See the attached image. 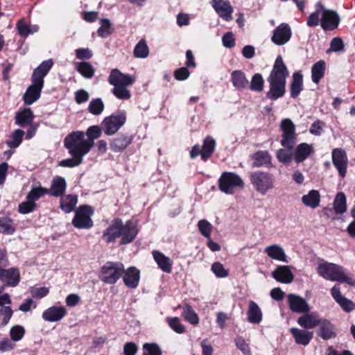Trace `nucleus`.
I'll list each match as a JSON object with an SVG mask.
<instances>
[{
  "label": "nucleus",
  "instance_id": "nucleus-54",
  "mask_svg": "<svg viewBox=\"0 0 355 355\" xmlns=\"http://www.w3.org/2000/svg\"><path fill=\"white\" fill-rule=\"evenodd\" d=\"M169 327L176 333L182 334L184 332L185 328L180 323V319L177 317L169 318L167 319Z\"/></svg>",
  "mask_w": 355,
  "mask_h": 355
},
{
  "label": "nucleus",
  "instance_id": "nucleus-23",
  "mask_svg": "<svg viewBox=\"0 0 355 355\" xmlns=\"http://www.w3.org/2000/svg\"><path fill=\"white\" fill-rule=\"evenodd\" d=\"M139 270L135 267H130L125 270L123 275V280L127 287L135 288L139 282Z\"/></svg>",
  "mask_w": 355,
  "mask_h": 355
},
{
  "label": "nucleus",
  "instance_id": "nucleus-5",
  "mask_svg": "<svg viewBox=\"0 0 355 355\" xmlns=\"http://www.w3.org/2000/svg\"><path fill=\"white\" fill-rule=\"evenodd\" d=\"M125 273L121 262L107 261L101 268L99 279L106 284H114Z\"/></svg>",
  "mask_w": 355,
  "mask_h": 355
},
{
  "label": "nucleus",
  "instance_id": "nucleus-60",
  "mask_svg": "<svg viewBox=\"0 0 355 355\" xmlns=\"http://www.w3.org/2000/svg\"><path fill=\"white\" fill-rule=\"evenodd\" d=\"M36 206L35 202L27 200L26 202H23L19 205L18 210L19 213L26 214L33 211Z\"/></svg>",
  "mask_w": 355,
  "mask_h": 355
},
{
  "label": "nucleus",
  "instance_id": "nucleus-29",
  "mask_svg": "<svg viewBox=\"0 0 355 355\" xmlns=\"http://www.w3.org/2000/svg\"><path fill=\"white\" fill-rule=\"evenodd\" d=\"M153 256L159 268L164 272L170 273L172 270V263L168 257L159 251L154 250Z\"/></svg>",
  "mask_w": 355,
  "mask_h": 355
},
{
  "label": "nucleus",
  "instance_id": "nucleus-31",
  "mask_svg": "<svg viewBox=\"0 0 355 355\" xmlns=\"http://www.w3.org/2000/svg\"><path fill=\"white\" fill-rule=\"evenodd\" d=\"M302 203L306 206L312 209H315L320 205V195L317 190H311L308 194L304 195L302 198Z\"/></svg>",
  "mask_w": 355,
  "mask_h": 355
},
{
  "label": "nucleus",
  "instance_id": "nucleus-9",
  "mask_svg": "<svg viewBox=\"0 0 355 355\" xmlns=\"http://www.w3.org/2000/svg\"><path fill=\"white\" fill-rule=\"evenodd\" d=\"M93 214L92 208L88 205L80 206L76 211L72 220L74 227L78 229H88L93 225L91 216Z\"/></svg>",
  "mask_w": 355,
  "mask_h": 355
},
{
  "label": "nucleus",
  "instance_id": "nucleus-48",
  "mask_svg": "<svg viewBox=\"0 0 355 355\" xmlns=\"http://www.w3.org/2000/svg\"><path fill=\"white\" fill-rule=\"evenodd\" d=\"M24 132L20 129L16 130L12 135V139L7 141L6 144L10 148H17L21 143Z\"/></svg>",
  "mask_w": 355,
  "mask_h": 355
},
{
  "label": "nucleus",
  "instance_id": "nucleus-1",
  "mask_svg": "<svg viewBox=\"0 0 355 355\" xmlns=\"http://www.w3.org/2000/svg\"><path fill=\"white\" fill-rule=\"evenodd\" d=\"M288 75V69L283 61L282 57L278 55L268 78L270 90L266 93L267 98L271 100H277L284 95L286 79Z\"/></svg>",
  "mask_w": 355,
  "mask_h": 355
},
{
  "label": "nucleus",
  "instance_id": "nucleus-55",
  "mask_svg": "<svg viewBox=\"0 0 355 355\" xmlns=\"http://www.w3.org/2000/svg\"><path fill=\"white\" fill-rule=\"evenodd\" d=\"M101 26L98 29V34L101 37H106L111 34V23L108 19H101Z\"/></svg>",
  "mask_w": 355,
  "mask_h": 355
},
{
  "label": "nucleus",
  "instance_id": "nucleus-22",
  "mask_svg": "<svg viewBox=\"0 0 355 355\" xmlns=\"http://www.w3.org/2000/svg\"><path fill=\"white\" fill-rule=\"evenodd\" d=\"M121 220H114L112 225L107 228L103 233V237L107 243L113 242L121 235Z\"/></svg>",
  "mask_w": 355,
  "mask_h": 355
},
{
  "label": "nucleus",
  "instance_id": "nucleus-10",
  "mask_svg": "<svg viewBox=\"0 0 355 355\" xmlns=\"http://www.w3.org/2000/svg\"><path fill=\"white\" fill-rule=\"evenodd\" d=\"M280 128L282 131V146L293 148L297 139L295 126L293 122L290 119H284L281 122Z\"/></svg>",
  "mask_w": 355,
  "mask_h": 355
},
{
  "label": "nucleus",
  "instance_id": "nucleus-37",
  "mask_svg": "<svg viewBox=\"0 0 355 355\" xmlns=\"http://www.w3.org/2000/svg\"><path fill=\"white\" fill-rule=\"evenodd\" d=\"M78 202L77 196L68 195L61 198L60 207L65 213H69L74 209Z\"/></svg>",
  "mask_w": 355,
  "mask_h": 355
},
{
  "label": "nucleus",
  "instance_id": "nucleus-18",
  "mask_svg": "<svg viewBox=\"0 0 355 355\" xmlns=\"http://www.w3.org/2000/svg\"><path fill=\"white\" fill-rule=\"evenodd\" d=\"M288 301L289 308L293 312L306 313L310 309L309 305L306 300L295 294H289L288 295Z\"/></svg>",
  "mask_w": 355,
  "mask_h": 355
},
{
  "label": "nucleus",
  "instance_id": "nucleus-47",
  "mask_svg": "<svg viewBox=\"0 0 355 355\" xmlns=\"http://www.w3.org/2000/svg\"><path fill=\"white\" fill-rule=\"evenodd\" d=\"M264 80L260 73L254 74L250 84V89L255 92H261L263 89Z\"/></svg>",
  "mask_w": 355,
  "mask_h": 355
},
{
  "label": "nucleus",
  "instance_id": "nucleus-57",
  "mask_svg": "<svg viewBox=\"0 0 355 355\" xmlns=\"http://www.w3.org/2000/svg\"><path fill=\"white\" fill-rule=\"evenodd\" d=\"M345 44L340 37H334L330 42V47L327 50L329 52H340L344 50Z\"/></svg>",
  "mask_w": 355,
  "mask_h": 355
},
{
  "label": "nucleus",
  "instance_id": "nucleus-27",
  "mask_svg": "<svg viewBox=\"0 0 355 355\" xmlns=\"http://www.w3.org/2000/svg\"><path fill=\"white\" fill-rule=\"evenodd\" d=\"M66 188L67 182L64 178L56 176L53 179L48 193L54 197L61 196L65 192Z\"/></svg>",
  "mask_w": 355,
  "mask_h": 355
},
{
  "label": "nucleus",
  "instance_id": "nucleus-33",
  "mask_svg": "<svg viewBox=\"0 0 355 355\" xmlns=\"http://www.w3.org/2000/svg\"><path fill=\"white\" fill-rule=\"evenodd\" d=\"M34 118L33 112L30 108H24L21 112L17 113L16 123L24 127L32 123Z\"/></svg>",
  "mask_w": 355,
  "mask_h": 355
},
{
  "label": "nucleus",
  "instance_id": "nucleus-32",
  "mask_svg": "<svg viewBox=\"0 0 355 355\" xmlns=\"http://www.w3.org/2000/svg\"><path fill=\"white\" fill-rule=\"evenodd\" d=\"M312 152L313 148L311 145L306 143L300 144L296 148L294 159L297 163L302 162Z\"/></svg>",
  "mask_w": 355,
  "mask_h": 355
},
{
  "label": "nucleus",
  "instance_id": "nucleus-45",
  "mask_svg": "<svg viewBox=\"0 0 355 355\" xmlns=\"http://www.w3.org/2000/svg\"><path fill=\"white\" fill-rule=\"evenodd\" d=\"M104 110V103L101 98L92 100L88 106L89 112L94 115H99Z\"/></svg>",
  "mask_w": 355,
  "mask_h": 355
},
{
  "label": "nucleus",
  "instance_id": "nucleus-15",
  "mask_svg": "<svg viewBox=\"0 0 355 355\" xmlns=\"http://www.w3.org/2000/svg\"><path fill=\"white\" fill-rule=\"evenodd\" d=\"M340 21L338 15L333 10L323 9L320 25L324 31H332L338 27Z\"/></svg>",
  "mask_w": 355,
  "mask_h": 355
},
{
  "label": "nucleus",
  "instance_id": "nucleus-43",
  "mask_svg": "<svg viewBox=\"0 0 355 355\" xmlns=\"http://www.w3.org/2000/svg\"><path fill=\"white\" fill-rule=\"evenodd\" d=\"M149 54L148 47L144 40H141L134 49V55L138 58H145Z\"/></svg>",
  "mask_w": 355,
  "mask_h": 355
},
{
  "label": "nucleus",
  "instance_id": "nucleus-2",
  "mask_svg": "<svg viewBox=\"0 0 355 355\" xmlns=\"http://www.w3.org/2000/svg\"><path fill=\"white\" fill-rule=\"evenodd\" d=\"M53 66L51 59L44 61L34 69L31 76V85H29L23 96L24 104L31 105L37 101L41 96L44 87V78Z\"/></svg>",
  "mask_w": 355,
  "mask_h": 355
},
{
  "label": "nucleus",
  "instance_id": "nucleus-39",
  "mask_svg": "<svg viewBox=\"0 0 355 355\" xmlns=\"http://www.w3.org/2000/svg\"><path fill=\"white\" fill-rule=\"evenodd\" d=\"M131 143V139L127 136H121L113 140L111 148L114 151L123 150Z\"/></svg>",
  "mask_w": 355,
  "mask_h": 355
},
{
  "label": "nucleus",
  "instance_id": "nucleus-28",
  "mask_svg": "<svg viewBox=\"0 0 355 355\" xmlns=\"http://www.w3.org/2000/svg\"><path fill=\"white\" fill-rule=\"evenodd\" d=\"M321 320L315 313H306L297 319L298 324L304 329H313L320 324Z\"/></svg>",
  "mask_w": 355,
  "mask_h": 355
},
{
  "label": "nucleus",
  "instance_id": "nucleus-59",
  "mask_svg": "<svg viewBox=\"0 0 355 355\" xmlns=\"http://www.w3.org/2000/svg\"><path fill=\"white\" fill-rule=\"evenodd\" d=\"M287 149H280L277 151V156L278 159L282 163H288L291 161L292 157V150L293 148L286 147Z\"/></svg>",
  "mask_w": 355,
  "mask_h": 355
},
{
  "label": "nucleus",
  "instance_id": "nucleus-40",
  "mask_svg": "<svg viewBox=\"0 0 355 355\" xmlns=\"http://www.w3.org/2000/svg\"><path fill=\"white\" fill-rule=\"evenodd\" d=\"M183 316L184 319L192 324L199 322V318L189 304H185L183 307Z\"/></svg>",
  "mask_w": 355,
  "mask_h": 355
},
{
  "label": "nucleus",
  "instance_id": "nucleus-8",
  "mask_svg": "<svg viewBox=\"0 0 355 355\" xmlns=\"http://www.w3.org/2000/svg\"><path fill=\"white\" fill-rule=\"evenodd\" d=\"M125 112H118L105 117L102 122V125L107 135H113L125 124Z\"/></svg>",
  "mask_w": 355,
  "mask_h": 355
},
{
  "label": "nucleus",
  "instance_id": "nucleus-20",
  "mask_svg": "<svg viewBox=\"0 0 355 355\" xmlns=\"http://www.w3.org/2000/svg\"><path fill=\"white\" fill-rule=\"evenodd\" d=\"M121 244L125 245L131 243L137 234L136 225L132 221H128L125 225L121 221Z\"/></svg>",
  "mask_w": 355,
  "mask_h": 355
},
{
  "label": "nucleus",
  "instance_id": "nucleus-44",
  "mask_svg": "<svg viewBox=\"0 0 355 355\" xmlns=\"http://www.w3.org/2000/svg\"><path fill=\"white\" fill-rule=\"evenodd\" d=\"M112 94L119 99L128 100L131 98V93L127 88L128 86H113Z\"/></svg>",
  "mask_w": 355,
  "mask_h": 355
},
{
  "label": "nucleus",
  "instance_id": "nucleus-36",
  "mask_svg": "<svg viewBox=\"0 0 355 355\" xmlns=\"http://www.w3.org/2000/svg\"><path fill=\"white\" fill-rule=\"evenodd\" d=\"M232 81L233 85L239 89L246 88L249 85L244 73L239 70L232 73Z\"/></svg>",
  "mask_w": 355,
  "mask_h": 355
},
{
  "label": "nucleus",
  "instance_id": "nucleus-49",
  "mask_svg": "<svg viewBox=\"0 0 355 355\" xmlns=\"http://www.w3.org/2000/svg\"><path fill=\"white\" fill-rule=\"evenodd\" d=\"M48 193V189L43 187L33 188L27 195V200L35 202L44 194Z\"/></svg>",
  "mask_w": 355,
  "mask_h": 355
},
{
  "label": "nucleus",
  "instance_id": "nucleus-50",
  "mask_svg": "<svg viewBox=\"0 0 355 355\" xmlns=\"http://www.w3.org/2000/svg\"><path fill=\"white\" fill-rule=\"evenodd\" d=\"M15 232L12 226V221L7 217H0V232L6 234H12Z\"/></svg>",
  "mask_w": 355,
  "mask_h": 355
},
{
  "label": "nucleus",
  "instance_id": "nucleus-62",
  "mask_svg": "<svg viewBox=\"0 0 355 355\" xmlns=\"http://www.w3.org/2000/svg\"><path fill=\"white\" fill-rule=\"evenodd\" d=\"M337 303L346 312H350L355 308V304L352 300L346 298L345 297H342L337 302Z\"/></svg>",
  "mask_w": 355,
  "mask_h": 355
},
{
  "label": "nucleus",
  "instance_id": "nucleus-14",
  "mask_svg": "<svg viewBox=\"0 0 355 355\" xmlns=\"http://www.w3.org/2000/svg\"><path fill=\"white\" fill-rule=\"evenodd\" d=\"M215 148V141L212 138L207 137L204 140V144L202 146V148L198 145L193 147L191 150L190 155L192 158L198 156V155H201V157L203 160H206L208 157L211 156L212 153L214 150Z\"/></svg>",
  "mask_w": 355,
  "mask_h": 355
},
{
  "label": "nucleus",
  "instance_id": "nucleus-61",
  "mask_svg": "<svg viewBox=\"0 0 355 355\" xmlns=\"http://www.w3.org/2000/svg\"><path fill=\"white\" fill-rule=\"evenodd\" d=\"M71 158L63 159L60 162V165L63 167H74L80 165L83 162V157L78 155H71Z\"/></svg>",
  "mask_w": 355,
  "mask_h": 355
},
{
  "label": "nucleus",
  "instance_id": "nucleus-25",
  "mask_svg": "<svg viewBox=\"0 0 355 355\" xmlns=\"http://www.w3.org/2000/svg\"><path fill=\"white\" fill-rule=\"evenodd\" d=\"M320 328L318 331V336L324 340H329L336 336L335 326L327 320L320 321Z\"/></svg>",
  "mask_w": 355,
  "mask_h": 355
},
{
  "label": "nucleus",
  "instance_id": "nucleus-6",
  "mask_svg": "<svg viewBox=\"0 0 355 355\" xmlns=\"http://www.w3.org/2000/svg\"><path fill=\"white\" fill-rule=\"evenodd\" d=\"M218 187L223 193L232 194L236 189H243L244 184L239 175L232 172H224L219 178Z\"/></svg>",
  "mask_w": 355,
  "mask_h": 355
},
{
  "label": "nucleus",
  "instance_id": "nucleus-12",
  "mask_svg": "<svg viewBox=\"0 0 355 355\" xmlns=\"http://www.w3.org/2000/svg\"><path fill=\"white\" fill-rule=\"evenodd\" d=\"M332 162L342 178H345L347 173L348 159L347 154L342 148H335L331 153Z\"/></svg>",
  "mask_w": 355,
  "mask_h": 355
},
{
  "label": "nucleus",
  "instance_id": "nucleus-58",
  "mask_svg": "<svg viewBox=\"0 0 355 355\" xmlns=\"http://www.w3.org/2000/svg\"><path fill=\"white\" fill-rule=\"evenodd\" d=\"M211 270L217 277L225 278L229 275L228 270L225 269L220 262H214L211 266Z\"/></svg>",
  "mask_w": 355,
  "mask_h": 355
},
{
  "label": "nucleus",
  "instance_id": "nucleus-63",
  "mask_svg": "<svg viewBox=\"0 0 355 355\" xmlns=\"http://www.w3.org/2000/svg\"><path fill=\"white\" fill-rule=\"evenodd\" d=\"M89 98V93L84 89H80L75 92V100L78 104L85 103L87 101Z\"/></svg>",
  "mask_w": 355,
  "mask_h": 355
},
{
  "label": "nucleus",
  "instance_id": "nucleus-24",
  "mask_svg": "<svg viewBox=\"0 0 355 355\" xmlns=\"http://www.w3.org/2000/svg\"><path fill=\"white\" fill-rule=\"evenodd\" d=\"M264 252L271 259L285 262H288L287 257L285 254L284 248L277 244H272L267 246Z\"/></svg>",
  "mask_w": 355,
  "mask_h": 355
},
{
  "label": "nucleus",
  "instance_id": "nucleus-34",
  "mask_svg": "<svg viewBox=\"0 0 355 355\" xmlns=\"http://www.w3.org/2000/svg\"><path fill=\"white\" fill-rule=\"evenodd\" d=\"M303 76L300 73L295 72L291 84V96L296 98L302 90Z\"/></svg>",
  "mask_w": 355,
  "mask_h": 355
},
{
  "label": "nucleus",
  "instance_id": "nucleus-13",
  "mask_svg": "<svg viewBox=\"0 0 355 355\" xmlns=\"http://www.w3.org/2000/svg\"><path fill=\"white\" fill-rule=\"evenodd\" d=\"M291 35V29L289 25L282 23L274 30L271 40L277 45H284L289 41Z\"/></svg>",
  "mask_w": 355,
  "mask_h": 355
},
{
  "label": "nucleus",
  "instance_id": "nucleus-30",
  "mask_svg": "<svg viewBox=\"0 0 355 355\" xmlns=\"http://www.w3.org/2000/svg\"><path fill=\"white\" fill-rule=\"evenodd\" d=\"M247 315L250 323L259 324L262 320V312L258 304L253 301L249 302Z\"/></svg>",
  "mask_w": 355,
  "mask_h": 355
},
{
  "label": "nucleus",
  "instance_id": "nucleus-26",
  "mask_svg": "<svg viewBox=\"0 0 355 355\" xmlns=\"http://www.w3.org/2000/svg\"><path fill=\"white\" fill-rule=\"evenodd\" d=\"M291 333L294 337L295 343L304 346L309 345L313 336V332L296 327L291 328Z\"/></svg>",
  "mask_w": 355,
  "mask_h": 355
},
{
  "label": "nucleus",
  "instance_id": "nucleus-21",
  "mask_svg": "<svg viewBox=\"0 0 355 355\" xmlns=\"http://www.w3.org/2000/svg\"><path fill=\"white\" fill-rule=\"evenodd\" d=\"M67 314V310L63 306H53L45 310L42 318L48 322H57L63 318Z\"/></svg>",
  "mask_w": 355,
  "mask_h": 355
},
{
  "label": "nucleus",
  "instance_id": "nucleus-4",
  "mask_svg": "<svg viewBox=\"0 0 355 355\" xmlns=\"http://www.w3.org/2000/svg\"><path fill=\"white\" fill-rule=\"evenodd\" d=\"M64 146L69 150L71 155L83 157L92 148L91 144L85 139V132H73L64 138Z\"/></svg>",
  "mask_w": 355,
  "mask_h": 355
},
{
  "label": "nucleus",
  "instance_id": "nucleus-3",
  "mask_svg": "<svg viewBox=\"0 0 355 355\" xmlns=\"http://www.w3.org/2000/svg\"><path fill=\"white\" fill-rule=\"evenodd\" d=\"M316 271L326 280L346 283L349 286H355V279L347 276L343 267L338 264L324 261L318 264Z\"/></svg>",
  "mask_w": 355,
  "mask_h": 355
},
{
  "label": "nucleus",
  "instance_id": "nucleus-17",
  "mask_svg": "<svg viewBox=\"0 0 355 355\" xmlns=\"http://www.w3.org/2000/svg\"><path fill=\"white\" fill-rule=\"evenodd\" d=\"M20 279L19 271L17 268H10L9 269H0V280L6 283V286H15L18 284Z\"/></svg>",
  "mask_w": 355,
  "mask_h": 355
},
{
  "label": "nucleus",
  "instance_id": "nucleus-41",
  "mask_svg": "<svg viewBox=\"0 0 355 355\" xmlns=\"http://www.w3.org/2000/svg\"><path fill=\"white\" fill-rule=\"evenodd\" d=\"M78 71L85 78H91L94 76V69L89 62H82L77 66Z\"/></svg>",
  "mask_w": 355,
  "mask_h": 355
},
{
  "label": "nucleus",
  "instance_id": "nucleus-11",
  "mask_svg": "<svg viewBox=\"0 0 355 355\" xmlns=\"http://www.w3.org/2000/svg\"><path fill=\"white\" fill-rule=\"evenodd\" d=\"M108 82L112 86H130L135 83V77L130 74L123 73L118 69H114L110 71Z\"/></svg>",
  "mask_w": 355,
  "mask_h": 355
},
{
  "label": "nucleus",
  "instance_id": "nucleus-35",
  "mask_svg": "<svg viewBox=\"0 0 355 355\" xmlns=\"http://www.w3.org/2000/svg\"><path fill=\"white\" fill-rule=\"evenodd\" d=\"M326 64L324 60H319L313 64L311 69V78L315 83H318L324 76Z\"/></svg>",
  "mask_w": 355,
  "mask_h": 355
},
{
  "label": "nucleus",
  "instance_id": "nucleus-64",
  "mask_svg": "<svg viewBox=\"0 0 355 355\" xmlns=\"http://www.w3.org/2000/svg\"><path fill=\"white\" fill-rule=\"evenodd\" d=\"M222 41H223V44L227 48L231 49V48L234 47L235 45V40L234 37V35L231 32L226 33L223 35V37L222 38Z\"/></svg>",
  "mask_w": 355,
  "mask_h": 355
},
{
  "label": "nucleus",
  "instance_id": "nucleus-42",
  "mask_svg": "<svg viewBox=\"0 0 355 355\" xmlns=\"http://www.w3.org/2000/svg\"><path fill=\"white\" fill-rule=\"evenodd\" d=\"M346 197L342 192L338 193L334 202V207L336 213L342 214L346 211Z\"/></svg>",
  "mask_w": 355,
  "mask_h": 355
},
{
  "label": "nucleus",
  "instance_id": "nucleus-56",
  "mask_svg": "<svg viewBox=\"0 0 355 355\" xmlns=\"http://www.w3.org/2000/svg\"><path fill=\"white\" fill-rule=\"evenodd\" d=\"M13 312L10 306H3L0 309V316L1 317L2 327L6 326L12 316Z\"/></svg>",
  "mask_w": 355,
  "mask_h": 355
},
{
  "label": "nucleus",
  "instance_id": "nucleus-16",
  "mask_svg": "<svg viewBox=\"0 0 355 355\" xmlns=\"http://www.w3.org/2000/svg\"><path fill=\"white\" fill-rule=\"evenodd\" d=\"M211 6L218 15L225 21L232 19L233 8L227 0H211Z\"/></svg>",
  "mask_w": 355,
  "mask_h": 355
},
{
  "label": "nucleus",
  "instance_id": "nucleus-46",
  "mask_svg": "<svg viewBox=\"0 0 355 355\" xmlns=\"http://www.w3.org/2000/svg\"><path fill=\"white\" fill-rule=\"evenodd\" d=\"M101 128L98 125L90 126L87 130V141L92 148L94 145V140L98 138L101 135Z\"/></svg>",
  "mask_w": 355,
  "mask_h": 355
},
{
  "label": "nucleus",
  "instance_id": "nucleus-51",
  "mask_svg": "<svg viewBox=\"0 0 355 355\" xmlns=\"http://www.w3.org/2000/svg\"><path fill=\"white\" fill-rule=\"evenodd\" d=\"M25 334V329L21 325L13 326L10 331L11 340L18 342L21 340Z\"/></svg>",
  "mask_w": 355,
  "mask_h": 355
},
{
  "label": "nucleus",
  "instance_id": "nucleus-52",
  "mask_svg": "<svg viewBox=\"0 0 355 355\" xmlns=\"http://www.w3.org/2000/svg\"><path fill=\"white\" fill-rule=\"evenodd\" d=\"M143 349L145 351L143 355H162V349L156 343H145Z\"/></svg>",
  "mask_w": 355,
  "mask_h": 355
},
{
  "label": "nucleus",
  "instance_id": "nucleus-53",
  "mask_svg": "<svg viewBox=\"0 0 355 355\" xmlns=\"http://www.w3.org/2000/svg\"><path fill=\"white\" fill-rule=\"evenodd\" d=\"M198 227L200 232L206 238L210 239L212 229L211 223L206 220H200L198 223Z\"/></svg>",
  "mask_w": 355,
  "mask_h": 355
},
{
  "label": "nucleus",
  "instance_id": "nucleus-7",
  "mask_svg": "<svg viewBox=\"0 0 355 355\" xmlns=\"http://www.w3.org/2000/svg\"><path fill=\"white\" fill-rule=\"evenodd\" d=\"M250 180L255 189L262 195L274 187V180L266 172L257 171L252 173Z\"/></svg>",
  "mask_w": 355,
  "mask_h": 355
},
{
  "label": "nucleus",
  "instance_id": "nucleus-38",
  "mask_svg": "<svg viewBox=\"0 0 355 355\" xmlns=\"http://www.w3.org/2000/svg\"><path fill=\"white\" fill-rule=\"evenodd\" d=\"M253 158V165L257 167H260L270 164L271 157L269 153L266 151L257 152L254 155Z\"/></svg>",
  "mask_w": 355,
  "mask_h": 355
},
{
  "label": "nucleus",
  "instance_id": "nucleus-19",
  "mask_svg": "<svg viewBox=\"0 0 355 355\" xmlns=\"http://www.w3.org/2000/svg\"><path fill=\"white\" fill-rule=\"evenodd\" d=\"M271 275L276 281L283 284H290L294 279V275L288 266H277Z\"/></svg>",
  "mask_w": 355,
  "mask_h": 355
}]
</instances>
